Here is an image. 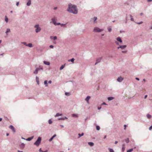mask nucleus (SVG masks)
<instances>
[{
	"label": "nucleus",
	"mask_w": 152,
	"mask_h": 152,
	"mask_svg": "<svg viewBox=\"0 0 152 152\" xmlns=\"http://www.w3.org/2000/svg\"><path fill=\"white\" fill-rule=\"evenodd\" d=\"M148 2H150L152 1V0H147Z\"/></svg>",
	"instance_id": "nucleus-60"
},
{
	"label": "nucleus",
	"mask_w": 152,
	"mask_h": 152,
	"mask_svg": "<svg viewBox=\"0 0 152 152\" xmlns=\"http://www.w3.org/2000/svg\"><path fill=\"white\" fill-rule=\"evenodd\" d=\"M67 11L69 13L76 14L78 13L77 6L75 5L72 4L71 3L68 4V7L67 10Z\"/></svg>",
	"instance_id": "nucleus-1"
},
{
	"label": "nucleus",
	"mask_w": 152,
	"mask_h": 152,
	"mask_svg": "<svg viewBox=\"0 0 152 152\" xmlns=\"http://www.w3.org/2000/svg\"><path fill=\"white\" fill-rule=\"evenodd\" d=\"M39 67L40 68V69H41V70H42L43 69V66H39Z\"/></svg>",
	"instance_id": "nucleus-43"
},
{
	"label": "nucleus",
	"mask_w": 152,
	"mask_h": 152,
	"mask_svg": "<svg viewBox=\"0 0 152 152\" xmlns=\"http://www.w3.org/2000/svg\"><path fill=\"white\" fill-rule=\"evenodd\" d=\"M135 79L137 80H140L137 77H136L135 78Z\"/></svg>",
	"instance_id": "nucleus-58"
},
{
	"label": "nucleus",
	"mask_w": 152,
	"mask_h": 152,
	"mask_svg": "<svg viewBox=\"0 0 152 152\" xmlns=\"http://www.w3.org/2000/svg\"><path fill=\"white\" fill-rule=\"evenodd\" d=\"M33 138V137H30L26 139V140L30 141Z\"/></svg>",
	"instance_id": "nucleus-22"
},
{
	"label": "nucleus",
	"mask_w": 152,
	"mask_h": 152,
	"mask_svg": "<svg viewBox=\"0 0 152 152\" xmlns=\"http://www.w3.org/2000/svg\"><path fill=\"white\" fill-rule=\"evenodd\" d=\"M50 47L51 48H53L54 47V46L53 45H51L50 46Z\"/></svg>",
	"instance_id": "nucleus-52"
},
{
	"label": "nucleus",
	"mask_w": 152,
	"mask_h": 152,
	"mask_svg": "<svg viewBox=\"0 0 152 152\" xmlns=\"http://www.w3.org/2000/svg\"><path fill=\"white\" fill-rule=\"evenodd\" d=\"M9 128H10V129H11L12 130L13 132H15V130L14 127L12 125H10L9 126Z\"/></svg>",
	"instance_id": "nucleus-8"
},
{
	"label": "nucleus",
	"mask_w": 152,
	"mask_h": 152,
	"mask_svg": "<svg viewBox=\"0 0 152 152\" xmlns=\"http://www.w3.org/2000/svg\"><path fill=\"white\" fill-rule=\"evenodd\" d=\"M34 28H36L35 32L36 33H37L40 31L41 29L39 26V24H36L34 26Z\"/></svg>",
	"instance_id": "nucleus-2"
},
{
	"label": "nucleus",
	"mask_w": 152,
	"mask_h": 152,
	"mask_svg": "<svg viewBox=\"0 0 152 152\" xmlns=\"http://www.w3.org/2000/svg\"><path fill=\"white\" fill-rule=\"evenodd\" d=\"M110 152H114L112 148H109Z\"/></svg>",
	"instance_id": "nucleus-41"
},
{
	"label": "nucleus",
	"mask_w": 152,
	"mask_h": 152,
	"mask_svg": "<svg viewBox=\"0 0 152 152\" xmlns=\"http://www.w3.org/2000/svg\"><path fill=\"white\" fill-rule=\"evenodd\" d=\"M115 43L116 44V45H119V43L117 42V41H115Z\"/></svg>",
	"instance_id": "nucleus-53"
},
{
	"label": "nucleus",
	"mask_w": 152,
	"mask_h": 152,
	"mask_svg": "<svg viewBox=\"0 0 152 152\" xmlns=\"http://www.w3.org/2000/svg\"><path fill=\"white\" fill-rule=\"evenodd\" d=\"M48 81L47 80H45L44 82V84L45 85V86L46 87H47L48 86Z\"/></svg>",
	"instance_id": "nucleus-23"
},
{
	"label": "nucleus",
	"mask_w": 152,
	"mask_h": 152,
	"mask_svg": "<svg viewBox=\"0 0 152 152\" xmlns=\"http://www.w3.org/2000/svg\"><path fill=\"white\" fill-rule=\"evenodd\" d=\"M147 96H148L147 95H145L144 96V98L146 99L147 97Z\"/></svg>",
	"instance_id": "nucleus-59"
},
{
	"label": "nucleus",
	"mask_w": 152,
	"mask_h": 152,
	"mask_svg": "<svg viewBox=\"0 0 152 152\" xmlns=\"http://www.w3.org/2000/svg\"><path fill=\"white\" fill-rule=\"evenodd\" d=\"M125 141L126 143H128L129 142V138H127L125 140Z\"/></svg>",
	"instance_id": "nucleus-36"
},
{
	"label": "nucleus",
	"mask_w": 152,
	"mask_h": 152,
	"mask_svg": "<svg viewBox=\"0 0 152 152\" xmlns=\"http://www.w3.org/2000/svg\"><path fill=\"white\" fill-rule=\"evenodd\" d=\"M41 137H39L36 141L34 142V144L37 145V146H38L41 142Z\"/></svg>",
	"instance_id": "nucleus-3"
},
{
	"label": "nucleus",
	"mask_w": 152,
	"mask_h": 152,
	"mask_svg": "<svg viewBox=\"0 0 152 152\" xmlns=\"http://www.w3.org/2000/svg\"><path fill=\"white\" fill-rule=\"evenodd\" d=\"M102 58H97L96 60V62L95 64V65H96L97 64L99 63L101 61Z\"/></svg>",
	"instance_id": "nucleus-9"
},
{
	"label": "nucleus",
	"mask_w": 152,
	"mask_h": 152,
	"mask_svg": "<svg viewBox=\"0 0 152 152\" xmlns=\"http://www.w3.org/2000/svg\"><path fill=\"white\" fill-rule=\"evenodd\" d=\"M96 129L97 130H100V127L99 126H96Z\"/></svg>",
	"instance_id": "nucleus-33"
},
{
	"label": "nucleus",
	"mask_w": 152,
	"mask_h": 152,
	"mask_svg": "<svg viewBox=\"0 0 152 152\" xmlns=\"http://www.w3.org/2000/svg\"><path fill=\"white\" fill-rule=\"evenodd\" d=\"M61 23H55V24H54L55 26H58L59 25H60Z\"/></svg>",
	"instance_id": "nucleus-37"
},
{
	"label": "nucleus",
	"mask_w": 152,
	"mask_h": 152,
	"mask_svg": "<svg viewBox=\"0 0 152 152\" xmlns=\"http://www.w3.org/2000/svg\"><path fill=\"white\" fill-rule=\"evenodd\" d=\"M25 146V144L23 143H21L19 147L21 149H23Z\"/></svg>",
	"instance_id": "nucleus-7"
},
{
	"label": "nucleus",
	"mask_w": 152,
	"mask_h": 152,
	"mask_svg": "<svg viewBox=\"0 0 152 152\" xmlns=\"http://www.w3.org/2000/svg\"><path fill=\"white\" fill-rule=\"evenodd\" d=\"M103 29H101L98 27L94 28L93 31L95 32H100L103 31Z\"/></svg>",
	"instance_id": "nucleus-4"
},
{
	"label": "nucleus",
	"mask_w": 152,
	"mask_h": 152,
	"mask_svg": "<svg viewBox=\"0 0 152 152\" xmlns=\"http://www.w3.org/2000/svg\"><path fill=\"white\" fill-rule=\"evenodd\" d=\"M91 98V97L89 96H88L85 99V100L87 102H88L89 99Z\"/></svg>",
	"instance_id": "nucleus-16"
},
{
	"label": "nucleus",
	"mask_w": 152,
	"mask_h": 152,
	"mask_svg": "<svg viewBox=\"0 0 152 152\" xmlns=\"http://www.w3.org/2000/svg\"><path fill=\"white\" fill-rule=\"evenodd\" d=\"M57 39V37L56 36H54L53 37V39L54 40H56Z\"/></svg>",
	"instance_id": "nucleus-45"
},
{
	"label": "nucleus",
	"mask_w": 152,
	"mask_h": 152,
	"mask_svg": "<svg viewBox=\"0 0 152 152\" xmlns=\"http://www.w3.org/2000/svg\"><path fill=\"white\" fill-rule=\"evenodd\" d=\"M101 107H97V109L98 110H100V109H101Z\"/></svg>",
	"instance_id": "nucleus-55"
},
{
	"label": "nucleus",
	"mask_w": 152,
	"mask_h": 152,
	"mask_svg": "<svg viewBox=\"0 0 152 152\" xmlns=\"http://www.w3.org/2000/svg\"><path fill=\"white\" fill-rule=\"evenodd\" d=\"M126 47H127V46L126 45H124L120 46V48H121V49H124L126 48Z\"/></svg>",
	"instance_id": "nucleus-11"
},
{
	"label": "nucleus",
	"mask_w": 152,
	"mask_h": 152,
	"mask_svg": "<svg viewBox=\"0 0 152 152\" xmlns=\"http://www.w3.org/2000/svg\"><path fill=\"white\" fill-rule=\"evenodd\" d=\"M65 94L67 96H69L70 95V94L69 93L66 92L65 93Z\"/></svg>",
	"instance_id": "nucleus-38"
},
{
	"label": "nucleus",
	"mask_w": 152,
	"mask_h": 152,
	"mask_svg": "<svg viewBox=\"0 0 152 152\" xmlns=\"http://www.w3.org/2000/svg\"><path fill=\"white\" fill-rule=\"evenodd\" d=\"M56 136V134H54L49 140V141L50 142H51L53 139Z\"/></svg>",
	"instance_id": "nucleus-10"
},
{
	"label": "nucleus",
	"mask_w": 152,
	"mask_h": 152,
	"mask_svg": "<svg viewBox=\"0 0 152 152\" xmlns=\"http://www.w3.org/2000/svg\"><path fill=\"white\" fill-rule=\"evenodd\" d=\"M97 19V18L96 17H94V22H95V21Z\"/></svg>",
	"instance_id": "nucleus-40"
},
{
	"label": "nucleus",
	"mask_w": 152,
	"mask_h": 152,
	"mask_svg": "<svg viewBox=\"0 0 152 152\" xmlns=\"http://www.w3.org/2000/svg\"><path fill=\"white\" fill-rule=\"evenodd\" d=\"M8 19L7 18V16H5V21L6 22H7L8 21Z\"/></svg>",
	"instance_id": "nucleus-30"
},
{
	"label": "nucleus",
	"mask_w": 152,
	"mask_h": 152,
	"mask_svg": "<svg viewBox=\"0 0 152 152\" xmlns=\"http://www.w3.org/2000/svg\"><path fill=\"white\" fill-rule=\"evenodd\" d=\"M48 83L50 84L52 83V81L51 80H49L48 81Z\"/></svg>",
	"instance_id": "nucleus-57"
},
{
	"label": "nucleus",
	"mask_w": 152,
	"mask_h": 152,
	"mask_svg": "<svg viewBox=\"0 0 152 152\" xmlns=\"http://www.w3.org/2000/svg\"><path fill=\"white\" fill-rule=\"evenodd\" d=\"M116 40L118 41L119 42H122V41L121 38V37H118L116 38Z\"/></svg>",
	"instance_id": "nucleus-12"
},
{
	"label": "nucleus",
	"mask_w": 152,
	"mask_h": 152,
	"mask_svg": "<svg viewBox=\"0 0 152 152\" xmlns=\"http://www.w3.org/2000/svg\"><path fill=\"white\" fill-rule=\"evenodd\" d=\"M133 151V148H131L128 150L127 152H131Z\"/></svg>",
	"instance_id": "nucleus-34"
},
{
	"label": "nucleus",
	"mask_w": 152,
	"mask_h": 152,
	"mask_svg": "<svg viewBox=\"0 0 152 152\" xmlns=\"http://www.w3.org/2000/svg\"><path fill=\"white\" fill-rule=\"evenodd\" d=\"M142 23H143V22H142V21H141L140 22L136 23L138 24H140Z\"/></svg>",
	"instance_id": "nucleus-47"
},
{
	"label": "nucleus",
	"mask_w": 152,
	"mask_h": 152,
	"mask_svg": "<svg viewBox=\"0 0 152 152\" xmlns=\"http://www.w3.org/2000/svg\"><path fill=\"white\" fill-rule=\"evenodd\" d=\"M67 118L66 117H65L63 118H58L59 120H64L65 119H67Z\"/></svg>",
	"instance_id": "nucleus-25"
},
{
	"label": "nucleus",
	"mask_w": 152,
	"mask_h": 152,
	"mask_svg": "<svg viewBox=\"0 0 152 152\" xmlns=\"http://www.w3.org/2000/svg\"><path fill=\"white\" fill-rule=\"evenodd\" d=\"M124 145H123V147L122 148V152H124V150H125V147L124 146Z\"/></svg>",
	"instance_id": "nucleus-35"
},
{
	"label": "nucleus",
	"mask_w": 152,
	"mask_h": 152,
	"mask_svg": "<svg viewBox=\"0 0 152 152\" xmlns=\"http://www.w3.org/2000/svg\"><path fill=\"white\" fill-rule=\"evenodd\" d=\"M123 80L124 78L120 76L117 78V80L118 82H121Z\"/></svg>",
	"instance_id": "nucleus-6"
},
{
	"label": "nucleus",
	"mask_w": 152,
	"mask_h": 152,
	"mask_svg": "<svg viewBox=\"0 0 152 152\" xmlns=\"http://www.w3.org/2000/svg\"><path fill=\"white\" fill-rule=\"evenodd\" d=\"M127 52L126 50H122V52L124 53H126Z\"/></svg>",
	"instance_id": "nucleus-50"
},
{
	"label": "nucleus",
	"mask_w": 152,
	"mask_h": 152,
	"mask_svg": "<svg viewBox=\"0 0 152 152\" xmlns=\"http://www.w3.org/2000/svg\"><path fill=\"white\" fill-rule=\"evenodd\" d=\"M18 152H23V151H20L19 150H18Z\"/></svg>",
	"instance_id": "nucleus-64"
},
{
	"label": "nucleus",
	"mask_w": 152,
	"mask_h": 152,
	"mask_svg": "<svg viewBox=\"0 0 152 152\" xmlns=\"http://www.w3.org/2000/svg\"><path fill=\"white\" fill-rule=\"evenodd\" d=\"M36 69H37L38 70V71H39V70H41V69H40V68H39V67H38V68H36Z\"/></svg>",
	"instance_id": "nucleus-56"
},
{
	"label": "nucleus",
	"mask_w": 152,
	"mask_h": 152,
	"mask_svg": "<svg viewBox=\"0 0 152 152\" xmlns=\"http://www.w3.org/2000/svg\"><path fill=\"white\" fill-rule=\"evenodd\" d=\"M84 133H82L81 134H80V133L78 134V135H79V137H78V138H79L80 137L83 136L84 135Z\"/></svg>",
	"instance_id": "nucleus-24"
},
{
	"label": "nucleus",
	"mask_w": 152,
	"mask_h": 152,
	"mask_svg": "<svg viewBox=\"0 0 152 152\" xmlns=\"http://www.w3.org/2000/svg\"><path fill=\"white\" fill-rule=\"evenodd\" d=\"M44 63L46 65H50V63L48 61H43Z\"/></svg>",
	"instance_id": "nucleus-13"
},
{
	"label": "nucleus",
	"mask_w": 152,
	"mask_h": 152,
	"mask_svg": "<svg viewBox=\"0 0 152 152\" xmlns=\"http://www.w3.org/2000/svg\"><path fill=\"white\" fill-rule=\"evenodd\" d=\"M38 70L36 69V70L33 73L35 74H37L38 73Z\"/></svg>",
	"instance_id": "nucleus-26"
},
{
	"label": "nucleus",
	"mask_w": 152,
	"mask_h": 152,
	"mask_svg": "<svg viewBox=\"0 0 152 152\" xmlns=\"http://www.w3.org/2000/svg\"><path fill=\"white\" fill-rule=\"evenodd\" d=\"M36 80L37 82V83L38 84H39V77L37 76H36Z\"/></svg>",
	"instance_id": "nucleus-14"
},
{
	"label": "nucleus",
	"mask_w": 152,
	"mask_h": 152,
	"mask_svg": "<svg viewBox=\"0 0 152 152\" xmlns=\"http://www.w3.org/2000/svg\"><path fill=\"white\" fill-rule=\"evenodd\" d=\"M143 15V14L142 13H140V15L142 16Z\"/></svg>",
	"instance_id": "nucleus-63"
},
{
	"label": "nucleus",
	"mask_w": 152,
	"mask_h": 152,
	"mask_svg": "<svg viewBox=\"0 0 152 152\" xmlns=\"http://www.w3.org/2000/svg\"><path fill=\"white\" fill-rule=\"evenodd\" d=\"M75 59L73 58H71V59H69L68 60V61H71L73 63H74V61Z\"/></svg>",
	"instance_id": "nucleus-20"
},
{
	"label": "nucleus",
	"mask_w": 152,
	"mask_h": 152,
	"mask_svg": "<svg viewBox=\"0 0 152 152\" xmlns=\"http://www.w3.org/2000/svg\"><path fill=\"white\" fill-rule=\"evenodd\" d=\"M19 2H17L16 5L17 6H18L19 4Z\"/></svg>",
	"instance_id": "nucleus-54"
},
{
	"label": "nucleus",
	"mask_w": 152,
	"mask_h": 152,
	"mask_svg": "<svg viewBox=\"0 0 152 152\" xmlns=\"http://www.w3.org/2000/svg\"><path fill=\"white\" fill-rule=\"evenodd\" d=\"M10 32V30L9 28H7V31L6 32V34L7 35H8V33Z\"/></svg>",
	"instance_id": "nucleus-17"
},
{
	"label": "nucleus",
	"mask_w": 152,
	"mask_h": 152,
	"mask_svg": "<svg viewBox=\"0 0 152 152\" xmlns=\"http://www.w3.org/2000/svg\"><path fill=\"white\" fill-rule=\"evenodd\" d=\"M88 144L91 146H92L94 145V143L93 142H88Z\"/></svg>",
	"instance_id": "nucleus-21"
},
{
	"label": "nucleus",
	"mask_w": 152,
	"mask_h": 152,
	"mask_svg": "<svg viewBox=\"0 0 152 152\" xmlns=\"http://www.w3.org/2000/svg\"><path fill=\"white\" fill-rule=\"evenodd\" d=\"M107 105V104L105 102H104L102 104H101V105Z\"/></svg>",
	"instance_id": "nucleus-51"
},
{
	"label": "nucleus",
	"mask_w": 152,
	"mask_h": 152,
	"mask_svg": "<svg viewBox=\"0 0 152 152\" xmlns=\"http://www.w3.org/2000/svg\"><path fill=\"white\" fill-rule=\"evenodd\" d=\"M72 116L73 117H78V115L76 114H73L72 115Z\"/></svg>",
	"instance_id": "nucleus-42"
},
{
	"label": "nucleus",
	"mask_w": 152,
	"mask_h": 152,
	"mask_svg": "<svg viewBox=\"0 0 152 152\" xmlns=\"http://www.w3.org/2000/svg\"><path fill=\"white\" fill-rule=\"evenodd\" d=\"M57 7H55L54 8V10H56L57 9Z\"/></svg>",
	"instance_id": "nucleus-62"
},
{
	"label": "nucleus",
	"mask_w": 152,
	"mask_h": 152,
	"mask_svg": "<svg viewBox=\"0 0 152 152\" xmlns=\"http://www.w3.org/2000/svg\"><path fill=\"white\" fill-rule=\"evenodd\" d=\"M114 98L113 97H110L108 98V100L109 101H110L114 99Z\"/></svg>",
	"instance_id": "nucleus-19"
},
{
	"label": "nucleus",
	"mask_w": 152,
	"mask_h": 152,
	"mask_svg": "<svg viewBox=\"0 0 152 152\" xmlns=\"http://www.w3.org/2000/svg\"><path fill=\"white\" fill-rule=\"evenodd\" d=\"M31 3V0H28V2L26 4V5L27 6H30Z\"/></svg>",
	"instance_id": "nucleus-15"
},
{
	"label": "nucleus",
	"mask_w": 152,
	"mask_h": 152,
	"mask_svg": "<svg viewBox=\"0 0 152 152\" xmlns=\"http://www.w3.org/2000/svg\"><path fill=\"white\" fill-rule=\"evenodd\" d=\"M108 31L109 32H110L111 31V28H108Z\"/></svg>",
	"instance_id": "nucleus-49"
},
{
	"label": "nucleus",
	"mask_w": 152,
	"mask_h": 152,
	"mask_svg": "<svg viewBox=\"0 0 152 152\" xmlns=\"http://www.w3.org/2000/svg\"><path fill=\"white\" fill-rule=\"evenodd\" d=\"M65 64H64V65H62L60 67V70H61L65 66Z\"/></svg>",
	"instance_id": "nucleus-27"
},
{
	"label": "nucleus",
	"mask_w": 152,
	"mask_h": 152,
	"mask_svg": "<svg viewBox=\"0 0 152 152\" xmlns=\"http://www.w3.org/2000/svg\"><path fill=\"white\" fill-rule=\"evenodd\" d=\"M66 24V23H65V24L61 23L60 25L61 26H65Z\"/></svg>",
	"instance_id": "nucleus-48"
},
{
	"label": "nucleus",
	"mask_w": 152,
	"mask_h": 152,
	"mask_svg": "<svg viewBox=\"0 0 152 152\" xmlns=\"http://www.w3.org/2000/svg\"><path fill=\"white\" fill-rule=\"evenodd\" d=\"M21 43L22 44H23L24 45H26V46H27V44H26V43L25 42H22Z\"/></svg>",
	"instance_id": "nucleus-44"
},
{
	"label": "nucleus",
	"mask_w": 152,
	"mask_h": 152,
	"mask_svg": "<svg viewBox=\"0 0 152 152\" xmlns=\"http://www.w3.org/2000/svg\"><path fill=\"white\" fill-rule=\"evenodd\" d=\"M60 126L62 127L63 128L64 127V126L63 125H61Z\"/></svg>",
	"instance_id": "nucleus-61"
},
{
	"label": "nucleus",
	"mask_w": 152,
	"mask_h": 152,
	"mask_svg": "<svg viewBox=\"0 0 152 152\" xmlns=\"http://www.w3.org/2000/svg\"><path fill=\"white\" fill-rule=\"evenodd\" d=\"M39 152H48V150H46L45 151H42L41 148L39 149Z\"/></svg>",
	"instance_id": "nucleus-32"
},
{
	"label": "nucleus",
	"mask_w": 152,
	"mask_h": 152,
	"mask_svg": "<svg viewBox=\"0 0 152 152\" xmlns=\"http://www.w3.org/2000/svg\"><path fill=\"white\" fill-rule=\"evenodd\" d=\"M30 48H31L33 47L32 44L31 43H29L28 44H27V46Z\"/></svg>",
	"instance_id": "nucleus-29"
},
{
	"label": "nucleus",
	"mask_w": 152,
	"mask_h": 152,
	"mask_svg": "<svg viewBox=\"0 0 152 152\" xmlns=\"http://www.w3.org/2000/svg\"><path fill=\"white\" fill-rule=\"evenodd\" d=\"M127 20H128L127 18V17H126L125 18V23H127Z\"/></svg>",
	"instance_id": "nucleus-46"
},
{
	"label": "nucleus",
	"mask_w": 152,
	"mask_h": 152,
	"mask_svg": "<svg viewBox=\"0 0 152 152\" xmlns=\"http://www.w3.org/2000/svg\"><path fill=\"white\" fill-rule=\"evenodd\" d=\"M146 116H147V117L148 119L150 118H151V115H149V114H147V115Z\"/></svg>",
	"instance_id": "nucleus-31"
},
{
	"label": "nucleus",
	"mask_w": 152,
	"mask_h": 152,
	"mask_svg": "<svg viewBox=\"0 0 152 152\" xmlns=\"http://www.w3.org/2000/svg\"><path fill=\"white\" fill-rule=\"evenodd\" d=\"M52 123V121H51V120L50 119L49 120H48V123L49 124H51Z\"/></svg>",
	"instance_id": "nucleus-39"
},
{
	"label": "nucleus",
	"mask_w": 152,
	"mask_h": 152,
	"mask_svg": "<svg viewBox=\"0 0 152 152\" xmlns=\"http://www.w3.org/2000/svg\"><path fill=\"white\" fill-rule=\"evenodd\" d=\"M62 114L61 113H56V115H55V117H57L61 115H62Z\"/></svg>",
	"instance_id": "nucleus-28"
},
{
	"label": "nucleus",
	"mask_w": 152,
	"mask_h": 152,
	"mask_svg": "<svg viewBox=\"0 0 152 152\" xmlns=\"http://www.w3.org/2000/svg\"><path fill=\"white\" fill-rule=\"evenodd\" d=\"M129 16L130 17V20L131 21H134V20L133 18V17L131 15H129Z\"/></svg>",
	"instance_id": "nucleus-18"
},
{
	"label": "nucleus",
	"mask_w": 152,
	"mask_h": 152,
	"mask_svg": "<svg viewBox=\"0 0 152 152\" xmlns=\"http://www.w3.org/2000/svg\"><path fill=\"white\" fill-rule=\"evenodd\" d=\"M57 20V18H56L53 17L51 19V21L50 22V23H52L54 25L56 22V21Z\"/></svg>",
	"instance_id": "nucleus-5"
}]
</instances>
